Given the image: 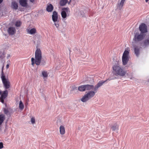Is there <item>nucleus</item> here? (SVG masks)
<instances>
[{
	"instance_id": "nucleus-1",
	"label": "nucleus",
	"mask_w": 149,
	"mask_h": 149,
	"mask_svg": "<svg viewBox=\"0 0 149 149\" xmlns=\"http://www.w3.org/2000/svg\"><path fill=\"white\" fill-rule=\"evenodd\" d=\"M35 55V58H31L32 65L34 66L35 64L37 65H45V61L41 63L42 59V53L40 49L38 48L36 49Z\"/></svg>"
},
{
	"instance_id": "nucleus-2",
	"label": "nucleus",
	"mask_w": 149,
	"mask_h": 149,
	"mask_svg": "<svg viewBox=\"0 0 149 149\" xmlns=\"http://www.w3.org/2000/svg\"><path fill=\"white\" fill-rule=\"evenodd\" d=\"M112 69L113 70L112 72L115 75L123 76L126 74L125 71L118 63L117 64L114 65L113 66Z\"/></svg>"
},
{
	"instance_id": "nucleus-3",
	"label": "nucleus",
	"mask_w": 149,
	"mask_h": 149,
	"mask_svg": "<svg viewBox=\"0 0 149 149\" xmlns=\"http://www.w3.org/2000/svg\"><path fill=\"white\" fill-rule=\"evenodd\" d=\"M93 89V91H89L81 99V100L83 102H85L93 97L97 92Z\"/></svg>"
},
{
	"instance_id": "nucleus-4",
	"label": "nucleus",
	"mask_w": 149,
	"mask_h": 149,
	"mask_svg": "<svg viewBox=\"0 0 149 149\" xmlns=\"http://www.w3.org/2000/svg\"><path fill=\"white\" fill-rule=\"evenodd\" d=\"M3 66L2 69V72L1 79L4 88L6 89H7L9 88L10 87V83L8 79L6 78L4 74L3 73Z\"/></svg>"
},
{
	"instance_id": "nucleus-5",
	"label": "nucleus",
	"mask_w": 149,
	"mask_h": 149,
	"mask_svg": "<svg viewBox=\"0 0 149 149\" xmlns=\"http://www.w3.org/2000/svg\"><path fill=\"white\" fill-rule=\"evenodd\" d=\"M129 58V52L128 51L125 50L124 52L122 57V61L123 64V65H126L128 62Z\"/></svg>"
},
{
	"instance_id": "nucleus-6",
	"label": "nucleus",
	"mask_w": 149,
	"mask_h": 149,
	"mask_svg": "<svg viewBox=\"0 0 149 149\" xmlns=\"http://www.w3.org/2000/svg\"><path fill=\"white\" fill-rule=\"evenodd\" d=\"M94 86L90 84H85L79 86L78 90L80 91H84L86 90H90L93 89Z\"/></svg>"
},
{
	"instance_id": "nucleus-7",
	"label": "nucleus",
	"mask_w": 149,
	"mask_h": 149,
	"mask_svg": "<svg viewBox=\"0 0 149 149\" xmlns=\"http://www.w3.org/2000/svg\"><path fill=\"white\" fill-rule=\"evenodd\" d=\"M146 35L143 33L141 32L136 33L134 36L133 40L135 42H139L142 40L145 37Z\"/></svg>"
},
{
	"instance_id": "nucleus-8",
	"label": "nucleus",
	"mask_w": 149,
	"mask_h": 149,
	"mask_svg": "<svg viewBox=\"0 0 149 149\" xmlns=\"http://www.w3.org/2000/svg\"><path fill=\"white\" fill-rule=\"evenodd\" d=\"M139 29L142 33H145L147 32V26L144 23H142L139 26Z\"/></svg>"
},
{
	"instance_id": "nucleus-9",
	"label": "nucleus",
	"mask_w": 149,
	"mask_h": 149,
	"mask_svg": "<svg viewBox=\"0 0 149 149\" xmlns=\"http://www.w3.org/2000/svg\"><path fill=\"white\" fill-rule=\"evenodd\" d=\"M8 93V91L7 90H6L3 92L0 98L1 102L2 103H4V100L7 96Z\"/></svg>"
},
{
	"instance_id": "nucleus-10",
	"label": "nucleus",
	"mask_w": 149,
	"mask_h": 149,
	"mask_svg": "<svg viewBox=\"0 0 149 149\" xmlns=\"http://www.w3.org/2000/svg\"><path fill=\"white\" fill-rule=\"evenodd\" d=\"M115 79L113 78L112 79ZM111 79H107L105 81H102L99 82L96 85H95V87L94 86V88H93V89H94V90H95V91H96L97 92V91L98 88H99L100 86H102L104 83H105L108 80H110Z\"/></svg>"
},
{
	"instance_id": "nucleus-11",
	"label": "nucleus",
	"mask_w": 149,
	"mask_h": 149,
	"mask_svg": "<svg viewBox=\"0 0 149 149\" xmlns=\"http://www.w3.org/2000/svg\"><path fill=\"white\" fill-rule=\"evenodd\" d=\"M7 31L9 35L12 36L14 35L16 32L15 28V27L12 26L9 27Z\"/></svg>"
},
{
	"instance_id": "nucleus-12",
	"label": "nucleus",
	"mask_w": 149,
	"mask_h": 149,
	"mask_svg": "<svg viewBox=\"0 0 149 149\" xmlns=\"http://www.w3.org/2000/svg\"><path fill=\"white\" fill-rule=\"evenodd\" d=\"M69 9L68 8H63V10L61 12V15L63 18H65L67 17L66 12H67Z\"/></svg>"
},
{
	"instance_id": "nucleus-13",
	"label": "nucleus",
	"mask_w": 149,
	"mask_h": 149,
	"mask_svg": "<svg viewBox=\"0 0 149 149\" xmlns=\"http://www.w3.org/2000/svg\"><path fill=\"white\" fill-rule=\"evenodd\" d=\"M52 19L54 22H56L57 21L58 19V14L57 12L55 11H54L53 13Z\"/></svg>"
},
{
	"instance_id": "nucleus-14",
	"label": "nucleus",
	"mask_w": 149,
	"mask_h": 149,
	"mask_svg": "<svg viewBox=\"0 0 149 149\" xmlns=\"http://www.w3.org/2000/svg\"><path fill=\"white\" fill-rule=\"evenodd\" d=\"M20 4L24 7H26L27 6V0H19Z\"/></svg>"
},
{
	"instance_id": "nucleus-15",
	"label": "nucleus",
	"mask_w": 149,
	"mask_h": 149,
	"mask_svg": "<svg viewBox=\"0 0 149 149\" xmlns=\"http://www.w3.org/2000/svg\"><path fill=\"white\" fill-rule=\"evenodd\" d=\"M140 49V47L138 46L135 47L134 49V53L137 57H138L139 54Z\"/></svg>"
},
{
	"instance_id": "nucleus-16",
	"label": "nucleus",
	"mask_w": 149,
	"mask_h": 149,
	"mask_svg": "<svg viewBox=\"0 0 149 149\" xmlns=\"http://www.w3.org/2000/svg\"><path fill=\"white\" fill-rule=\"evenodd\" d=\"M11 7L12 8L15 10L17 9L18 6L17 3L15 1H13L11 3Z\"/></svg>"
},
{
	"instance_id": "nucleus-17",
	"label": "nucleus",
	"mask_w": 149,
	"mask_h": 149,
	"mask_svg": "<svg viewBox=\"0 0 149 149\" xmlns=\"http://www.w3.org/2000/svg\"><path fill=\"white\" fill-rule=\"evenodd\" d=\"M36 29L34 28H32L30 30L27 29V32L31 34H33L36 33Z\"/></svg>"
},
{
	"instance_id": "nucleus-18",
	"label": "nucleus",
	"mask_w": 149,
	"mask_h": 149,
	"mask_svg": "<svg viewBox=\"0 0 149 149\" xmlns=\"http://www.w3.org/2000/svg\"><path fill=\"white\" fill-rule=\"evenodd\" d=\"M60 132L61 134L63 135L65 133V128L64 126L61 125L60 127Z\"/></svg>"
},
{
	"instance_id": "nucleus-19",
	"label": "nucleus",
	"mask_w": 149,
	"mask_h": 149,
	"mask_svg": "<svg viewBox=\"0 0 149 149\" xmlns=\"http://www.w3.org/2000/svg\"><path fill=\"white\" fill-rule=\"evenodd\" d=\"M5 119V116L3 114L0 115V127Z\"/></svg>"
},
{
	"instance_id": "nucleus-20",
	"label": "nucleus",
	"mask_w": 149,
	"mask_h": 149,
	"mask_svg": "<svg viewBox=\"0 0 149 149\" xmlns=\"http://www.w3.org/2000/svg\"><path fill=\"white\" fill-rule=\"evenodd\" d=\"M54 8L53 5L50 4L49 5H48L46 8V10L48 12H52Z\"/></svg>"
},
{
	"instance_id": "nucleus-21",
	"label": "nucleus",
	"mask_w": 149,
	"mask_h": 149,
	"mask_svg": "<svg viewBox=\"0 0 149 149\" xmlns=\"http://www.w3.org/2000/svg\"><path fill=\"white\" fill-rule=\"evenodd\" d=\"M68 0H61L59 3L61 6H63L66 5L68 2Z\"/></svg>"
},
{
	"instance_id": "nucleus-22",
	"label": "nucleus",
	"mask_w": 149,
	"mask_h": 149,
	"mask_svg": "<svg viewBox=\"0 0 149 149\" xmlns=\"http://www.w3.org/2000/svg\"><path fill=\"white\" fill-rule=\"evenodd\" d=\"M119 126L116 123L113 125L111 127V129L113 131H115V130H118Z\"/></svg>"
},
{
	"instance_id": "nucleus-23",
	"label": "nucleus",
	"mask_w": 149,
	"mask_h": 149,
	"mask_svg": "<svg viewBox=\"0 0 149 149\" xmlns=\"http://www.w3.org/2000/svg\"><path fill=\"white\" fill-rule=\"evenodd\" d=\"M125 1V0H121L120 3L118 4V7L119 9L120 10L122 8Z\"/></svg>"
},
{
	"instance_id": "nucleus-24",
	"label": "nucleus",
	"mask_w": 149,
	"mask_h": 149,
	"mask_svg": "<svg viewBox=\"0 0 149 149\" xmlns=\"http://www.w3.org/2000/svg\"><path fill=\"white\" fill-rule=\"evenodd\" d=\"M149 45V38H147L143 42V45L146 47Z\"/></svg>"
},
{
	"instance_id": "nucleus-25",
	"label": "nucleus",
	"mask_w": 149,
	"mask_h": 149,
	"mask_svg": "<svg viewBox=\"0 0 149 149\" xmlns=\"http://www.w3.org/2000/svg\"><path fill=\"white\" fill-rule=\"evenodd\" d=\"M19 107L21 110H23L24 108V105L22 101H20L19 102Z\"/></svg>"
},
{
	"instance_id": "nucleus-26",
	"label": "nucleus",
	"mask_w": 149,
	"mask_h": 149,
	"mask_svg": "<svg viewBox=\"0 0 149 149\" xmlns=\"http://www.w3.org/2000/svg\"><path fill=\"white\" fill-rule=\"evenodd\" d=\"M22 24L21 22L20 21H17L15 23V26L17 27H20Z\"/></svg>"
},
{
	"instance_id": "nucleus-27",
	"label": "nucleus",
	"mask_w": 149,
	"mask_h": 149,
	"mask_svg": "<svg viewBox=\"0 0 149 149\" xmlns=\"http://www.w3.org/2000/svg\"><path fill=\"white\" fill-rule=\"evenodd\" d=\"M5 57V53L4 52H3L2 53L1 52H0V58L1 59H3Z\"/></svg>"
},
{
	"instance_id": "nucleus-28",
	"label": "nucleus",
	"mask_w": 149,
	"mask_h": 149,
	"mask_svg": "<svg viewBox=\"0 0 149 149\" xmlns=\"http://www.w3.org/2000/svg\"><path fill=\"white\" fill-rule=\"evenodd\" d=\"M42 74L44 77H46L48 76L47 72L45 71H43L42 72Z\"/></svg>"
},
{
	"instance_id": "nucleus-29",
	"label": "nucleus",
	"mask_w": 149,
	"mask_h": 149,
	"mask_svg": "<svg viewBox=\"0 0 149 149\" xmlns=\"http://www.w3.org/2000/svg\"><path fill=\"white\" fill-rule=\"evenodd\" d=\"M54 25L57 28H58L59 27V24L58 23V22H54Z\"/></svg>"
},
{
	"instance_id": "nucleus-30",
	"label": "nucleus",
	"mask_w": 149,
	"mask_h": 149,
	"mask_svg": "<svg viewBox=\"0 0 149 149\" xmlns=\"http://www.w3.org/2000/svg\"><path fill=\"white\" fill-rule=\"evenodd\" d=\"M31 121L33 124L35 123V120L34 118H32L31 119Z\"/></svg>"
},
{
	"instance_id": "nucleus-31",
	"label": "nucleus",
	"mask_w": 149,
	"mask_h": 149,
	"mask_svg": "<svg viewBox=\"0 0 149 149\" xmlns=\"http://www.w3.org/2000/svg\"><path fill=\"white\" fill-rule=\"evenodd\" d=\"M3 147V143L2 142L0 143V149H1Z\"/></svg>"
},
{
	"instance_id": "nucleus-32",
	"label": "nucleus",
	"mask_w": 149,
	"mask_h": 149,
	"mask_svg": "<svg viewBox=\"0 0 149 149\" xmlns=\"http://www.w3.org/2000/svg\"><path fill=\"white\" fill-rule=\"evenodd\" d=\"M4 112L5 114H6L8 112V110L6 109H5L4 110Z\"/></svg>"
},
{
	"instance_id": "nucleus-33",
	"label": "nucleus",
	"mask_w": 149,
	"mask_h": 149,
	"mask_svg": "<svg viewBox=\"0 0 149 149\" xmlns=\"http://www.w3.org/2000/svg\"><path fill=\"white\" fill-rule=\"evenodd\" d=\"M9 65L8 64L6 66V69H8V68H9Z\"/></svg>"
},
{
	"instance_id": "nucleus-34",
	"label": "nucleus",
	"mask_w": 149,
	"mask_h": 149,
	"mask_svg": "<svg viewBox=\"0 0 149 149\" xmlns=\"http://www.w3.org/2000/svg\"><path fill=\"white\" fill-rule=\"evenodd\" d=\"M10 55L9 54H8L7 55V58H8L9 57H10Z\"/></svg>"
},
{
	"instance_id": "nucleus-35",
	"label": "nucleus",
	"mask_w": 149,
	"mask_h": 149,
	"mask_svg": "<svg viewBox=\"0 0 149 149\" xmlns=\"http://www.w3.org/2000/svg\"><path fill=\"white\" fill-rule=\"evenodd\" d=\"M30 1L32 3H33L34 1V0H30Z\"/></svg>"
},
{
	"instance_id": "nucleus-36",
	"label": "nucleus",
	"mask_w": 149,
	"mask_h": 149,
	"mask_svg": "<svg viewBox=\"0 0 149 149\" xmlns=\"http://www.w3.org/2000/svg\"><path fill=\"white\" fill-rule=\"evenodd\" d=\"M3 0H0V4H1L3 1Z\"/></svg>"
},
{
	"instance_id": "nucleus-37",
	"label": "nucleus",
	"mask_w": 149,
	"mask_h": 149,
	"mask_svg": "<svg viewBox=\"0 0 149 149\" xmlns=\"http://www.w3.org/2000/svg\"><path fill=\"white\" fill-rule=\"evenodd\" d=\"M2 92H2L1 91H0V95H1V94L2 93Z\"/></svg>"
},
{
	"instance_id": "nucleus-38",
	"label": "nucleus",
	"mask_w": 149,
	"mask_h": 149,
	"mask_svg": "<svg viewBox=\"0 0 149 149\" xmlns=\"http://www.w3.org/2000/svg\"><path fill=\"white\" fill-rule=\"evenodd\" d=\"M26 104H28V103H26Z\"/></svg>"
}]
</instances>
